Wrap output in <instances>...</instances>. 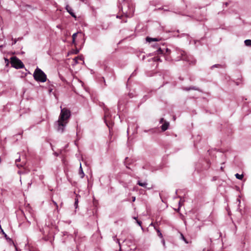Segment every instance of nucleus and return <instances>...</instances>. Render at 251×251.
I'll return each mask as SVG.
<instances>
[{
	"label": "nucleus",
	"instance_id": "1",
	"mask_svg": "<svg viewBox=\"0 0 251 251\" xmlns=\"http://www.w3.org/2000/svg\"><path fill=\"white\" fill-rule=\"evenodd\" d=\"M61 112L58 120L54 125L58 132L63 133L71 117V111L66 108H62L60 106Z\"/></svg>",
	"mask_w": 251,
	"mask_h": 251
},
{
	"label": "nucleus",
	"instance_id": "2",
	"mask_svg": "<svg viewBox=\"0 0 251 251\" xmlns=\"http://www.w3.org/2000/svg\"><path fill=\"white\" fill-rule=\"evenodd\" d=\"M120 8L126 17H130L132 16L133 9L129 0H123L120 4Z\"/></svg>",
	"mask_w": 251,
	"mask_h": 251
},
{
	"label": "nucleus",
	"instance_id": "3",
	"mask_svg": "<svg viewBox=\"0 0 251 251\" xmlns=\"http://www.w3.org/2000/svg\"><path fill=\"white\" fill-rule=\"evenodd\" d=\"M34 78L37 81L44 82L47 80L46 74L40 69L37 68L33 73Z\"/></svg>",
	"mask_w": 251,
	"mask_h": 251
},
{
	"label": "nucleus",
	"instance_id": "4",
	"mask_svg": "<svg viewBox=\"0 0 251 251\" xmlns=\"http://www.w3.org/2000/svg\"><path fill=\"white\" fill-rule=\"evenodd\" d=\"M171 53V50L168 48L164 47V45H163L162 47H159L157 50V54H162L165 58V59L167 61H170L172 60V58L169 56V54Z\"/></svg>",
	"mask_w": 251,
	"mask_h": 251
},
{
	"label": "nucleus",
	"instance_id": "5",
	"mask_svg": "<svg viewBox=\"0 0 251 251\" xmlns=\"http://www.w3.org/2000/svg\"><path fill=\"white\" fill-rule=\"evenodd\" d=\"M12 66L16 69L23 68L24 65L23 62L16 57H11Z\"/></svg>",
	"mask_w": 251,
	"mask_h": 251
},
{
	"label": "nucleus",
	"instance_id": "6",
	"mask_svg": "<svg viewBox=\"0 0 251 251\" xmlns=\"http://www.w3.org/2000/svg\"><path fill=\"white\" fill-rule=\"evenodd\" d=\"M177 51L178 52V54H179L180 56H178L177 58L175 59L176 61H179L180 60H187V57L186 56V53L184 51L178 50Z\"/></svg>",
	"mask_w": 251,
	"mask_h": 251
},
{
	"label": "nucleus",
	"instance_id": "7",
	"mask_svg": "<svg viewBox=\"0 0 251 251\" xmlns=\"http://www.w3.org/2000/svg\"><path fill=\"white\" fill-rule=\"evenodd\" d=\"M103 109L104 111V122L106 124L107 126L109 127L110 126L108 124V118L110 116V114L109 113L108 108L104 107Z\"/></svg>",
	"mask_w": 251,
	"mask_h": 251
},
{
	"label": "nucleus",
	"instance_id": "8",
	"mask_svg": "<svg viewBox=\"0 0 251 251\" xmlns=\"http://www.w3.org/2000/svg\"><path fill=\"white\" fill-rule=\"evenodd\" d=\"M66 9L67 11V12L73 17L74 18H76V16L75 14L73 12V10L72 8L70 7L68 5H66Z\"/></svg>",
	"mask_w": 251,
	"mask_h": 251
},
{
	"label": "nucleus",
	"instance_id": "9",
	"mask_svg": "<svg viewBox=\"0 0 251 251\" xmlns=\"http://www.w3.org/2000/svg\"><path fill=\"white\" fill-rule=\"evenodd\" d=\"M21 161V158L20 157H19V158L18 159H16V160H15V163L16 164V165L18 167V168H20V167H24L25 165V161H22V162L21 163V164H18L17 162H19Z\"/></svg>",
	"mask_w": 251,
	"mask_h": 251
},
{
	"label": "nucleus",
	"instance_id": "10",
	"mask_svg": "<svg viewBox=\"0 0 251 251\" xmlns=\"http://www.w3.org/2000/svg\"><path fill=\"white\" fill-rule=\"evenodd\" d=\"M161 40L160 38H151V37H147L146 38V41L147 42H149V43H151V42H157V41H159Z\"/></svg>",
	"mask_w": 251,
	"mask_h": 251
},
{
	"label": "nucleus",
	"instance_id": "11",
	"mask_svg": "<svg viewBox=\"0 0 251 251\" xmlns=\"http://www.w3.org/2000/svg\"><path fill=\"white\" fill-rule=\"evenodd\" d=\"M169 126V123L165 121L164 123L161 126L162 130L163 131L166 130L168 128Z\"/></svg>",
	"mask_w": 251,
	"mask_h": 251
},
{
	"label": "nucleus",
	"instance_id": "12",
	"mask_svg": "<svg viewBox=\"0 0 251 251\" xmlns=\"http://www.w3.org/2000/svg\"><path fill=\"white\" fill-rule=\"evenodd\" d=\"M183 89L185 91H189V90H191L200 91V89L195 86H190L189 87H184L183 88Z\"/></svg>",
	"mask_w": 251,
	"mask_h": 251
},
{
	"label": "nucleus",
	"instance_id": "13",
	"mask_svg": "<svg viewBox=\"0 0 251 251\" xmlns=\"http://www.w3.org/2000/svg\"><path fill=\"white\" fill-rule=\"evenodd\" d=\"M79 174L80 175V177L83 178L84 176V173L82 170V168L81 167V164L80 163V167L79 170Z\"/></svg>",
	"mask_w": 251,
	"mask_h": 251
},
{
	"label": "nucleus",
	"instance_id": "14",
	"mask_svg": "<svg viewBox=\"0 0 251 251\" xmlns=\"http://www.w3.org/2000/svg\"><path fill=\"white\" fill-rule=\"evenodd\" d=\"M0 229L1 230V232H2V234L4 235L5 239L7 240V241H11V239L9 238L7 235H6V234L4 232V231L3 230V229L1 228V226H0Z\"/></svg>",
	"mask_w": 251,
	"mask_h": 251
},
{
	"label": "nucleus",
	"instance_id": "15",
	"mask_svg": "<svg viewBox=\"0 0 251 251\" xmlns=\"http://www.w3.org/2000/svg\"><path fill=\"white\" fill-rule=\"evenodd\" d=\"M78 59L82 60V58L80 57L77 56V57H75L73 59V62H74L73 65H75L78 63Z\"/></svg>",
	"mask_w": 251,
	"mask_h": 251
},
{
	"label": "nucleus",
	"instance_id": "16",
	"mask_svg": "<svg viewBox=\"0 0 251 251\" xmlns=\"http://www.w3.org/2000/svg\"><path fill=\"white\" fill-rule=\"evenodd\" d=\"M235 176L236 178L240 179V180H242L244 177V175L243 174L240 175L239 174H236L235 175Z\"/></svg>",
	"mask_w": 251,
	"mask_h": 251
},
{
	"label": "nucleus",
	"instance_id": "17",
	"mask_svg": "<svg viewBox=\"0 0 251 251\" xmlns=\"http://www.w3.org/2000/svg\"><path fill=\"white\" fill-rule=\"evenodd\" d=\"M245 44L247 46H251V40L247 39L244 41Z\"/></svg>",
	"mask_w": 251,
	"mask_h": 251
},
{
	"label": "nucleus",
	"instance_id": "18",
	"mask_svg": "<svg viewBox=\"0 0 251 251\" xmlns=\"http://www.w3.org/2000/svg\"><path fill=\"white\" fill-rule=\"evenodd\" d=\"M137 184L139 186H142V187H146V186L147 185V183L146 182H141L140 181H138Z\"/></svg>",
	"mask_w": 251,
	"mask_h": 251
},
{
	"label": "nucleus",
	"instance_id": "19",
	"mask_svg": "<svg viewBox=\"0 0 251 251\" xmlns=\"http://www.w3.org/2000/svg\"><path fill=\"white\" fill-rule=\"evenodd\" d=\"M154 228L155 229V230H156L157 232V234H158V236L159 237H160L161 238H163V235H162V234L161 233V232H160V231L159 230V229L158 228H156V227H154Z\"/></svg>",
	"mask_w": 251,
	"mask_h": 251
},
{
	"label": "nucleus",
	"instance_id": "20",
	"mask_svg": "<svg viewBox=\"0 0 251 251\" xmlns=\"http://www.w3.org/2000/svg\"><path fill=\"white\" fill-rule=\"evenodd\" d=\"M180 239L183 240L186 243H188V242L184 237V235L182 233H180Z\"/></svg>",
	"mask_w": 251,
	"mask_h": 251
},
{
	"label": "nucleus",
	"instance_id": "21",
	"mask_svg": "<svg viewBox=\"0 0 251 251\" xmlns=\"http://www.w3.org/2000/svg\"><path fill=\"white\" fill-rule=\"evenodd\" d=\"M78 200L77 198H75V203H74V206H75V209H76L78 207Z\"/></svg>",
	"mask_w": 251,
	"mask_h": 251
},
{
	"label": "nucleus",
	"instance_id": "22",
	"mask_svg": "<svg viewBox=\"0 0 251 251\" xmlns=\"http://www.w3.org/2000/svg\"><path fill=\"white\" fill-rule=\"evenodd\" d=\"M153 59L154 60V61H160V62L162 61L161 58L160 57H158V56L154 57L153 58Z\"/></svg>",
	"mask_w": 251,
	"mask_h": 251
},
{
	"label": "nucleus",
	"instance_id": "23",
	"mask_svg": "<svg viewBox=\"0 0 251 251\" xmlns=\"http://www.w3.org/2000/svg\"><path fill=\"white\" fill-rule=\"evenodd\" d=\"M77 34V33H75L74 34H73V35H72V38H73V44H75V39L76 37V35Z\"/></svg>",
	"mask_w": 251,
	"mask_h": 251
},
{
	"label": "nucleus",
	"instance_id": "24",
	"mask_svg": "<svg viewBox=\"0 0 251 251\" xmlns=\"http://www.w3.org/2000/svg\"><path fill=\"white\" fill-rule=\"evenodd\" d=\"M113 240L114 241H116V242L119 244V246H121L120 243L119 241V239L116 238V236H113Z\"/></svg>",
	"mask_w": 251,
	"mask_h": 251
},
{
	"label": "nucleus",
	"instance_id": "25",
	"mask_svg": "<svg viewBox=\"0 0 251 251\" xmlns=\"http://www.w3.org/2000/svg\"><path fill=\"white\" fill-rule=\"evenodd\" d=\"M128 159V157H126L125 158V161L124 163H125V165L126 166V167L128 169H129V168L127 166V165H128V164L126 163Z\"/></svg>",
	"mask_w": 251,
	"mask_h": 251
},
{
	"label": "nucleus",
	"instance_id": "26",
	"mask_svg": "<svg viewBox=\"0 0 251 251\" xmlns=\"http://www.w3.org/2000/svg\"><path fill=\"white\" fill-rule=\"evenodd\" d=\"M136 223L138 224V225H139L141 227V229L142 230H143V227L142 226H141V224H142V222L141 221H138V220H136Z\"/></svg>",
	"mask_w": 251,
	"mask_h": 251
},
{
	"label": "nucleus",
	"instance_id": "27",
	"mask_svg": "<svg viewBox=\"0 0 251 251\" xmlns=\"http://www.w3.org/2000/svg\"><path fill=\"white\" fill-rule=\"evenodd\" d=\"M161 242L163 245L164 249H166V245H165V240L163 238H162Z\"/></svg>",
	"mask_w": 251,
	"mask_h": 251
},
{
	"label": "nucleus",
	"instance_id": "28",
	"mask_svg": "<svg viewBox=\"0 0 251 251\" xmlns=\"http://www.w3.org/2000/svg\"><path fill=\"white\" fill-rule=\"evenodd\" d=\"M52 201L53 203V204L55 205L56 209H58V205H57V203L55 201H54L53 200H52Z\"/></svg>",
	"mask_w": 251,
	"mask_h": 251
},
{
	"label": "nucleus",
	"instance_id": "29",
	"mask_svg": "<svg viewBox=\"0 0 251 251\" xmlns=\"http://www.w3.org/2000/svg\"><path fill=\"white\" fill-rule=\"evenodd\" d=\"M118 108L119 110H121V103H120V102H119L118 103Z\"/></svg>",
	"mask_w": 251,
	"mask_h": 251
},
{
	"label": "nucleus",
	"instance_id": "30",
	"mask_svg": "<svg viewBox=\"0 0 251 251\" xmlns=\"http://www.w3.org/2000/svg\"><path fill=\"white\" fill-rule=\"evenodd\" d=\"M220 66V65L219 64H215V65H214L213 66H212V68L218 67H219Z\"/></svg>",
	"mask_w": 251,
	"mask_h": 251
},
{
	"label": "nucleus",
	"instance_id": "31",
	"mask_svg": "<svg viewBox=\"0 0 251 251\" xmlns=\"http://www.w3.org/2000/svg\"><path fill=\"white\" fill-rule=\"evenodd\" d=\"M163 122H164V119L163 118H161L160 120L159 123H163Z\"/></svg>",
	"mask_w": 251,
	"mask_h": 251
},
{
	"label": "nucleus",
	"instance_id": "32",
	"mask_svg": "<svg viewBox=\"0 0 251 251\" xmlns=\"http://www.w3.org/2000/svg\"><path fill=\"white\" fill-rule=\"evenodd\" d=\"M135 200H136V198H135V197H132V201L133 202V201H135Z\"/></svg>",
	"mask_w": 251,
	"mask_h": 251
},
{
	"label": "nucleus",
	"instance_id": "33",
	"mask_svg": "<svg viewBox=\"0 0 251 251\" xmlns=\"http://www.w3.org/2000/svg\"><path fill=\"white\" fill-rule=\"evenodd\" d=\"M17 40H18L17 39H15L14 40V42L13 43V44H13H13H15L16 43V42H17Z\"/></svg>",
	"mask_w": 251,
	"mask_h": 251
},
{
	"label": "nucleus",
	"instance_id": "34",
	"mask_svg": "<svg viewBox=\"0 0 251 251\" xmlns=\"http://www.w3.org/2000/svg\"><path fill=\"white\" fill-rule=\"evenodd\" d=\"M129 129H130L129 127H128V128H127V133H128L129 132Z\"/></svg>",
	"mask_w": 251,
	"mask_h": 251
},
{
	"label": "nucleus",
	"instance_id": "35",
	"mask_svg": "<svg viewBox=\"0 0 251 251\" xmlns=\"http://www.w3.org/2000/svg\"><path fill=\"white\" fill-rule=\"evenodd\" d=\"M223 169H224V168H223V167H221V170L222 171H223Z\"/></svg>",
	"mask_w": 251,
	"mask_h": 251
},
{
	"label": "nucleus",
	"instance_id": "36",
	"mask_svg": "<svg viewBox=\"0 0 251 251\" xmlns=\"http://www.w3.org/2000/svg\"><path fill=\"white\" fill-rule=\"evenodd\" d=\"M180 202H181L180 201H179V207L180 206Z\"/></svg>",
	"mask_w": 251,
	"mask_h": 251
},
{
	"label": "nucleus",
	"instance_id": "37",
	"mask_svg": "<svg viewBox=\"0 0 251 251\" xmlns=\"http://www.w3.org/2000/svg\"><path fill=\"white\" fill-rule=\"evenodd\" d=\"M117 18H120V17L119 16H118V15H117Z\"/></svg>",
	"mask_w": 251,
	"mask_h": 251
},
{
	"label": "nucleus",
	"instance_id": "38",
	"mask_svg": "<svg viewBox=\"0 0 251 251\" xmlns=\"http://www.w3.org/2000/svg\"><path fill=\"white\" fill-rule=\"evenodd\" d=\"M55 155L56 156L58 155V154L56 153H55Z\"/></svg>",
	"mask_w": 251,
	"mask_h": 251
},
{
	"label": "nucleus",
	"instance_id": "39",
	"mask_svg": "<svg viewBox=\"0 0 251 251\" xmlns=\"http://www.w3.org/2000/svg\"><path fill=\"white\" fill-rule=\"evenodd\" d=\"M11 241L12 242V243H14V242H13L12 240Z\"/></svg>",
	"mask_w": 251,
	"mask_h": 251
}]
</instances>
